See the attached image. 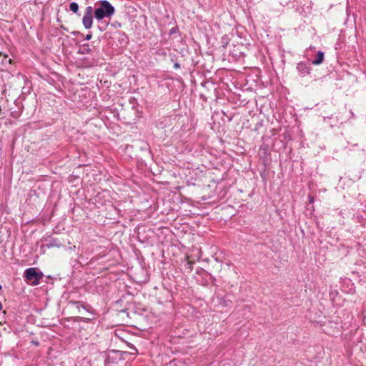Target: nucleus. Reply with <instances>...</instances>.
I'll use <instances>...</instances> for the list:
<instances>
[{"label": "nucleus", "mask_w": 366, "mask_h": 366, "mask_svg": "<svg viewBox=\"0 0 366 366\" xmlns=\"http://www.w3.org/2000/svg\"><path fill=\"white\" fill-rule=\"evenodd\" d=\"M2 307H3L2 304H1V302H0V310H2Z\"/></svg>", "instance_id": "obj_21"}, {"label": "nucleus", "mask_w": 366, "mask_h": 366, "mask_svg": "<svg viewBox=\"0 0 366 366\" xmlns=\"http://www.w3.org/2000/svg\"><path fill=\"white\" fill-rule=\"evenodd\" d=\"M179 32V27L177 26H174L169 30V34L172 36V34H177Z\"/></svg>", "instance_id": "obj_13"}, {"label": "nucleus", "mask_w": 366, "mask_h": 366, "mask_svg": "<svg viewBox=\"0 0 366 366\" xmlns=\"http://www.w3.org/2000/svg\"><path fill=\"white\" fill-rule=\"evenodd\" d=\"M92 34H88L84 37V39L89 41V40H90L92 39Z\"/></svg>", "instance_id": "obj_16"}, {"label": "nucleus", "mask_w": 366, "mask_h": 366, "mask_svg": "<svg viewBox=\"0 0 366 366\" xmlns=\"http://www.w3.org/2000/svg\"><path fill=\"white\" fill-rule=\"evenodd\" d=\"M187 264L189 265V267L191 266V263L190 262H187Z\"/></svg>", "instance_id": "obj_23"}, {"label": "nucleus", "mask_w": 366, "mask_h": 366, "mask_svg": "<svg viewBox=\"0 0 366 366\" xmlns=\"http://www.w3.org/2000/svg\"><path fill=\"white\" fill-rule=\"evenodd\" d=\"M44 277L43 272L36 267H29L24 270L23 277L24 280L32 286L38 285L40 280Z\"/></svg>", "instance_id": "obj_2"}, {"label": "nucleus", "mask_w": 366, "mask_h": 366, "mask_svg": "<svg viewBox=\"0 0 366 366\" xmlns=\"http://www.w3.org/2000/svg\"><path fill=\"white\" fill-rule=\"evenodd\" d=\"M232 304V301L229 300H227L226 297H223L219 300V305H221L222 307H231Z\"/></svg>", "instance_id": "obj_10"}, {"label": "nucleus", "mask_w": 366, "mask_h": 366, "mask_svg": "<svg viewBox=\"0 0 366 366\" xmlns=\"http://www.w3.org/2000/svg\"><path fill=\"white\" fill-rule=\"evenodd\" d=\"M119 315L122 316L125 315L127 317H129V312H128L127 309L119 311Z\"/></svg>", "instance_id": "obj_14"}, {"label": "nucleus", "mask_w": 366, "mask_h": 366, "mask_svg": "<svg viewBox=\"0 0 366 366\" xmlns=\"http://www.w3.org/2000/svg\"><path fill=\"white\" fill-rule=\"evenodd\" d=\"M69 304H72V305H76V307L79 310H80L81 307H82L85 310L89 311V309L87 308V307L85 306L82 302H79V301H69Z\"/></svg>", "instance_id": "obj_8"}, {"label": "nucleus", "mask_w": 366, "mask_h": 366, "mask_svg": "<svg viewBox=\"0 0 366 366\" xmlns=\"http://www.w3.org/2000/svg\"><path fill=\"white\" fill-rule=\"evenodd\" d=\"M32 343L35 345H39V342L37 341H32Z\"/></svg>", "instance_id": "obj_20"}, {"label": "nucleus", "mask_w": 366, "mask_h": 366, "mask_svg": "<svg viewBox=\"0 0 366 366\" xmlns=\"http://www.w3.org/2000/svg\"><path fill=\"white\" fill-rule=\"evenodd\" d=\"M79 319H80L81 321L84 322H89V319L84 318V317H79Z\"/></svg>", "instance_id": "obj_17"}, {"label": "nucleus", "mask_w": 366, "mask_h": 366, "mask_svg": "<svg viewBox=\"0 0 366 366\" xmlns=\"http://www.w3.org/2000/svg\"><path fill=\"white\" fill-rule=\"evenodd\" d=\"M41 241L44 242V244H42L41 246V249H43L44 247L48 249H59L64 246L63 241L59 238L55 237L52 234H46L41 237Z\"/></svg>", "instance_id": "obj_3"}, {"label": "nucleus", "mask_w": 366, "mask_h": 366, "mask_svg": "<svg viewBox=\"0 0 366 366\" xmlns=\"http://www.w3.org/2000/svg\"><path fill=\"white\" fill-rule=\"evenodd\" d=\"M171 61L174 62V68L175 69H180V64L177 61V58L175 56H174L172 59H171Z\"/></svg>", "instance_id": "obj_12"}, {"label": "nucleus", "mask_w": 366, "mask_h": 366, "mask_svg": "<svg viewBox=\"0 0 366 366\" xmlns=\"http://www.w3.org/2000/svg\"><path fill=\"white\" fill-rule=\"evenodd\" d=\"M96 8L88 6L85 9L84 15L82 18V24L86 29L92 26L93 16L98 21L104 18H109L115 13V9L112 4L107 0H100L96 3Z\"/></svg>", "instance_id": "obj_1"}, {"label": "nucleus", "mask_w": 366, "mask_h": 366, "mask_svg": "<svg viewBox=\"0 0 366 366\" xmlns=\"http://www.w3.org/2000/svg\"><path fill=\"white\" fill-rule=\"evenodd\" d=\"M92 47L89 44H84L81 45L78 51L80 54H86L92 52Z\"/></svg>", "instance_id": "obj_6"}, {"label": "nucleus", "mask_w": 366, "mask_h": 366, "mask_svg": "<svg viewBox=\"0 0 366 366\" xmlns=\"http://www.w3.org/2000/svg\"><path fill=\"white\" fill-rule=\"evenodd\" d=\"M4 56V58H7L8 56L6 54H4L1 51H0V57Z\"/></svg>", "instance_id": "obj_19"}, {"label": "nucleus", "mask_w": 366, "mask_h": 366, "mask_svg": "<svg viewBox=\"0 0 366 366\" xmlns=\"http://www.w3.org/2000/svg\"><path fill=\"white\" fill-rule=\"evenodd\" d=\"M308 197H309L310 203H312L314 202V197L311 195H310Z\"/></svg>", "instance_id": "obj_18"}, {"label": "nucleus", "mask_w": 366, "mask_h": 366, "mask_svg": "<svg viewBox=\"0 0 366 366\" xmlns=\"http://www.w3.org/2000/svg\"><path fill=\"white\" fill-rule=\"evenodd\" d=\"M297 69L300 76L304 77L310 74L311 67L305 62H300L297 65Z\"/></svg>", "instance_id": "obj_4"}, {"label": "nucleus", "mask_w": 366, "mask_h": 366, "mask_svg": "<svg viewBox=\"0 0 366 366\" xmlns=\"http://www.w3.org/2000/svg\"><path fill=\"white\" fill-rule=\"evenodd\" d=\"M260 151L262 152L264 156H267L270 154L269 147L267 144H262L259 148Z\"/></svg>", "instance_id": "obj_9"}, {"label": "nucleus", "mask_w": 366, "mask_h": 366, "mask_svg": "<svg viewBox=\"0 0 366 366\" xmlns=\"http://www.w3.org/2000/svg\"><path fill=\"white\" fill-rule=\"evenodd\" d=\"M107 24L105 22H101V24L98 26L100 31H103L106 29Z\"/></svg>", "instance_id": "obj_15"}, {"label": "nucleus", "mask_w": 366, "mask_h": 366, "mask_svg": "<svg viewBox=\"0 0 366 366\" xmlns=\"http://www.w3.org/2000/svg\"><path fill=\"white\" fill-rule=\"evenodd\" d=\"M2 289V286L0 285V290H1Z\"/></svg>", "instance_id": "obj_24"}, {"label": "nucleus", "mask_w": 366, "mask_h": 366, "mask_svg": "<svg viewBox=\"0 0 366 366\" xmlns=\"http://www.w3.org/2000/svg\"><path fill=\"white\" fill-rule=\"evenodd\" d=\"M229 44V38L227 36H224L221 39V44L223 48H225Z\"/></svg>", "instance_id": "obj_11"}, {"label": "nucleus", "mask_w": 366, "mask_h": 366, "mask_svg": "<svg viewBox=\"0 0 366 366\" xmlns=\"http://www.w3.org/2000/svg\"><path fill=\"white\" fill-rule=\"evenodd\" d=\"M69 9L74 14L80 16V14L79 13V4L76 2L70 3Z\"/></svg>", "instance_id": "obj_7"}, {"label": "nucleus", "mask_w": 366, "mask_h": 366, "mask_svg": "<svg viewBox=\"0 0 366 366\" xmlns=\"http://www.w3.org/2000/svg\"><path fill=\"white\" fill-rule=\"evenodd\" d=\"M324 58L325 53L323 51H319L316 54L315 58L312 60V63L315 65H319L323 62Z\"/></svg>", "instance_id": "obj_5"}, {"label": "nucleus", "mask_w": 366, "mask_h": 366, "mask_svg": "<svg viewBox=\"0 0 366 366\" xmlns=\"http://www.w3.org/2000/svg\"><path fill=\"white\" fill-rule=\"evenodd\" d=\"M9 63H11V62H12V60L10 59L9 60Z\"/></svg>", "instance_id": "obj_22"}]
</instances>
